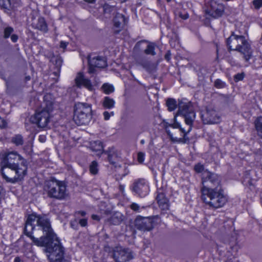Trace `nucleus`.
Instances as JSON below:
<instances>
[{
	"instance_id": "nucleus-16",
	"label": "nucleus",
	"mask_w": 262,
	"mask_h": 262,
	"mask_svg": "<svg viewBox=\"0 0 262 262\" xmlns=\"http://www.w3.org/2000/svg\"><path fill=\"white\" fill-rule=\"evenodd\" d=\"M106 153L107 155V160L110 163L116 168L120 167V165L118 164L121 159L120 151L114 147H111L106 151Z\"/></svg>"
},
{
	"instance_id": "nucleus-2",
	"label": "nucleus",
	"mask_w": 262,
	"mask_h": 262,
	"mask_svg": "<svg viewBox=\"0 0 262 262\" xmlns=\"http://www.w3.org/2000/svg\"><path fill=\"white\" fill-rule=\"evenodd\" d=\"M1 173L7 182L15 183L22 180L27 174V161L16 151L1 155Z\"/></svg>"
},
{
	"instance_id": "nucleus-14",
	"label": "nucleus",
	"mask_w": 262,
	"mask_h": 262,
	"mask_svg": "<svg viewBox=\"0 0 262 262\" xmlns=\"http://www.w3.org/2000/svg\"><path fill=\"white\" fill-rule=\"evenodd\" d=\"M204 124H215L220 121V117L213 109H207L206 112L201 115Z\"/></svg>"
},
{
	"instance_id": "nucleus-40",
	"label": "nucleus",
	"mask_w": 262,
	"mask_h": 262,
	"mask_svg": "<svg viewBox=\"0 0 262 262\" xmlns=\"http://www.w3.org/2000/svg\"><path fill=\"white\" fill-rule=\"evenodd\" d=\"M244 77V74L243 73H238V74H236L234 77V80L236 82L243 80Z\"/></svg>"
},
{
	"instance_id": "nucleus-5",
	"label": "nucleus",
	"mask_w": 262,
	"mask_h": 262,
	"mask_svg": "<svg viewBox=\"0 0 262 262\" xmlns=\"http://www.w3.org/2000/svg\"><path fill=\"white\" fill-rule=\"evenodd\" d=\"M201 198L206 204L214 208L223 207L227 201L221 187H217L213 189L203 190Z\"/></svg>"
},
{
	"instance_id": "nucleus-46",
	"label": "nucleus",
	"mask_w": 262,
	"mask_h": 262,
	"mask_svg": "<svg viewBox=\"0 0 262 262\" xmlns=\"http://www.w3.org/2000/svg\"><path fill=\"white\" fill-rule=\"evenodd\" d=\"M68 44V42L63 41H61L60 43V48H61L62 49H65L67 47Z\"/></svg>"
},
{
	"instance_id": "nucleus-60",
	"label": "nucleus",
	"mask_w": 262,
	"mask_h": 262,
	"mask_svg": "<svg viewBox=\"0 0 262 262\" xmlns=\"http://www.w3.org/2000/svg\"><path fill=\"white\" fill-rule=\"evenodd\" d=\"M110 114H111V116H114V112H111V113H110Z\"/></svg>"
},
{
	"instance_id": "nucleus-27",
	"label": "nucleus",
	"mask_w": 262,
	"mask_h": 262,
	"mask_svg": "<svg viewBox=\"0 0 262 262\" xmlns=\"http://www.w3.org/2000/svg\"><path fill=\"white\" fill-rule=\"evenodd\" d=\"M115 101L113 98L105 97L103 99L102 105L106 109H112L114 107Z\"/></svg>"
},
{
	"instance_id": "nucleus-12",
	"label": "nucleus",
	"mask_w": 262,
	"mask_h": 262,
	"mask_svg": "<svg viewBox=\"0 0 262 262\" xmlns=\"http://www.w3.org/2000/svg\"><path fill=\"white\" fill-rule=\"evenodd\" d=\"M131 189L135 194L142 198L145 196L149 190L147 182L143 179H140L135 181Z\"/></svg>"
},
{
	"instance_id": "nucleus-10",
	"label": "nucleus",
	"mask_w": 262,
	"mask_h": 262,
	"mask_svg": "<svg viewBox=\"0 0 262 262\" xmlns=\"http://www.w3.org/2000/svg\"><path fill=\"white\" fill-rule=\"evenodd\" d=\"M134 226L141 231H149L154 228V219L138 216L134 221Z\"/></svg>"
},
{
	"instance_id": "nucleus-58",
	"label": "nucleus",
	"mask_w": 262,
	"mask_h": 262,
	"mask_svg": "<svg viewBox=\"0 0 262 262\" xmlns=\"http://www.w3.org/2000/svg\"><path fill=\"white\" fill-rule=\"evenodd\" d=\"M126 172L124 174H123V176H125L126 174H127L128 173V170L127 169H126Z\"/></svg>"
},
{
	"instance_id": "nucleus-32",
	"label": "nucleus",
	"mask_w": 262,
	"mask_h": 262,
	"mask_svg": "<svg viewBox=\"0 0 262 262\" xmlns=\"http://www.w3.org/2000/svg\"><path fill=\"white\" fill-rule=\"evenodd\" d=\"M11 6L10 0H0V7L5 10H9Z\"/></svg>"
},
{
	"instance_id": "nucleus-25",
	"label": "nucleus",
	"mask_w": 262,
	"mask_h": 262,
	"mask_svg": "<svg viewBox=\"0 0 262 262\" xmlns=\"http://www.w3.org/2000/svg\"><path fill=\"white\" fill-rule=\"evenodd\" d=\"M254 126L257 136L262 139V117H258L254 121Z\"/></svg>"
},
{
	"instance_id": "nucleus-43",
	"label": "nucleus",
	"mask_w": 262,
	"mask_h": 262,
	"mask_svg": "<svg viewBox=\"0 0 262 262\" xmlns=\"http://www.w3.org/2000/svg\"><path fill=\"white\" fill-rule=\"evenodd\" d=\"M103 116L104 120H108L111 117V114H110L109 112L105 111L103 113Z\"/></svg>"
},
{
	"instance_id": "nucleus-9",
	"label": "nucleus",
	"mask_w": 262,
	"mask_h": 262,
	"mask_svg": "<svg viewBox=\"0 0 262 262\" xmlns=\"http://www.w3.org/2000/svg\"><path fill=\"white\" fill-rule=\"evenodd\" d=\"M221 178L216 174L209 171H205L203 173L201 192L206 189H213L217 187L221 186Z\"/></svg>"
},
{
	"instance_id": "nucleus-56",
	"label": "nucleus",
	"mask_w": 262,
	"mask_h": 262,
	"mask_svg": "<svg viewBox=\"0 0 262 262\" xmlns=\"http://www.w3.org/2000/svg\"><path fill=\"white\" fill-rule=\"evenodd\" d=\"M86 2H89V3H93L94 2L95 0H84Z\"/></svg>"
},
{
	"instance_id": "nucleus-53",
	"label": "nucleus",
	"mask_w": 262,
	"mask_h": 262,
	"mask_svg": "<svg viewBox=\"0 0 262 262\" xmlns=\"http://www.w3.org/2000/svg\"><path fill=\"white\" fill-rule=\"evenodd\" d=\"M14 262H21V259L19 257H16L14 259Z\"/></svg>"
},
{
	"instance_id": "nucleus-28",
	"label": "nucleus",
	"mask_w": 262,
	"mask_h": 262,
	"mask_svg": "<svg viewBox=\"0 0 262 262\" xmlns=\"http://www.w3.org/2000/svg\"><path fill=\"white\" fill-rule=\"evenodd\" d=\"M166 105L169 111H173L177 107V101L173 98H168L166 101Z\"/></svg>"
},
{
	"instance_id": "nucleus-6",
	"label": "nucleus",
	"mask_w": 262,
	"mask_h": 262,
	"mask_svg": "<svg viewBox=\"0 0 262 262\" xmlns=\"http://www.w3.org/2000/svg\"><path fill=\"white\" fill-rule=\"evenodd\" d=\"M43 191L50 198L58 200L64 199L68 195L64 183L54 179L45 183Z\"/></svg>"
},
{
	"instance_id": "nucleus-17",
	"label": "nucleus",
	"mask_w": 262,
	"mask_h": 262,
	"mask_svg": "<svg viewBox=\"0 0 262 262\" xmlns=\"http://www.w3.org/2000/svg\"><path fill=\"white\" fill-rule=\"evenodd\" d=\"M146 45V48L144 50V53L146 55H151L154 56L156 54L155 52V45L154 43L148 42L146 40H141L138 41L135 45L134 49L136 50H140L143 48V45Z\"/></svg>"
},
{
	"instance_id": "nucleus-30",
	"label": "nucleus",
	"mask_w": 262,
	"mask_h": 262,
	"mask_svg": "<svg viewBox=\"0 0 262 262\" xmlns=\"http://www.w3.org/2000/svg\"><path fill=\"white\" fill-rule=\"evenodd\" d=\"M98 164L96 161H93L90 165V171L93 174H96L98 171Z\"/></svg>"
},
{
	"instance_id": "nucleus-7",
	"label": "nucleus",
	"mask_w": 262,
	"mask_h": 262,
	"mask_svg": "<svg viewBox=\"0 0 262 262\" xmlns=\"http://www.w3.org/2000/svg\"><path fill=\"white\" fill-rule=\"evenodd\" d=\"M91 105L86 103H77L75 105L74 120L78 125H87L92 118Z\"/></svg>"
},
{
	"instance_id": "nucleus-13",
	"label": "nucleus",
	"mask_w": 262,
	"mask_h": 262,
	"mask_svg": "<svg viewBox=\"0 0 262 262\" xmlns=\"http://www.w3.org/2000/svg\"><path fill=\"white\" fill-rule=\"evenodd\" d=\"M89 73H94L96 71L95 68H103L106 66V61L104 58L101 56H95L92 57L89 56Z\"/></svg>"
},
{
	"instance_id": "nucleus-4",
	"label": "nucleus",
	"mask_w": 262,
	"mask_h": 262,
	"mask_svg": "<svg viewBox=\"0 0 262 262\" xmlns=\"http://www.w3.org/2000/svg\"><path fill=\"white\" fill-rule=\"evenodd\" d=\"M227 45L229 50L237 51L243 55V57L246 61H248L252 56V50L250 45L243 35L232 34L227 39Z\"/></svg>"
},
{
	"instance_id": "nucleus-50",
	"label": "nucleus",
	"mask_w": 262,
	"mask_h": 262,
	"mask_svg": "<svg viewBox=\"0 0 262 262\" xmlns=\"http://www.w3.org/2000/svg\"><path fill=\"white\" fill-rule=\"evenodd\" d=\"M170 54L169 53V52H168L165 55V59H166L167 60H169L170 59Z\"/></svg>"
},
{
	"instance_id": "nucleus-36",
	"label": "nucleus",
	"mask_w": 262,
	"mask_h": 262,
	"mask_svg": "<svg viewBox=\"0 0 262 262\" xmlns=\"http://www.w3.org/2000/svg\"><path fill=\"white\" fill-rule=\"evenodd\" d=\"M194 169L196 172L200 173L203 171L204 167L203 165L198 163L194 166Z\"/></svg>"
},
{
	"instance_id": "nucleus-37",
	"label": "nucleus",
	"mask_w": 262,
	"mask_h": 262,
	"mask_svg": "<svg viewBox=\"0 0 262 262\" xmlns=\"http://www.w3.org/2000/svg\"><path fill=\"white\" fill-rule=\"evenodd\" d=\"M214 86L216 88H222L224 87L225 83L220 79H216L214 82Z\"/></svg>"
},
{
	"instance_id": "nucleus-11",
	"label": "nucleus",
	"mask_w": 262,
	"mask_h": 262,
	"mask_svg": "<svg viewBox=\"0 0 262 262\" xmlns=\"http://www.w3.org/2000/svg\"><path fill=\"white\" fill-rule=\"evenodd\" d=\"M112 256L115 262H126L133 257L131 251L128 249L121 247H116L114 249Z\"/></svg>"
},
{
	"instance_id": "nucleus-41",
	"label": "nucleus",
	"mask_w": 262,
	"mask_h": 262,
	"mask_svg": "<svg viewBox=\"0 0 262 262\" xmlns=\"http://www.w3.org/2000/svg\"><path fill=\"white\" fill-rule=\"evenodd\" d=\"M79 224L81 227H85L88 224V220L86 219H82L79 220Z\"/></svg>"
},
{
	"instance_id": "nucleus-21",
	"label": "nucleus",
	"mask_w": 262,
	"mask_h": 262,
	"mask_svg": "<svg viewBox=\"0 0 262 262\" xmlns=\"http://www.w3.org/2000/svg\"><path fill=\"white\" fill-rule=\"evenodd\" d=\"M90 148L93 151L95 152L98 156L101 155L103 151L102 143L100 140L91 141Z\"/></svg>"
},
{
	"instance_id": "nucleus-44",
	"label": "nucleus",
	"mask_w": 262,
	"mask_h": 262,
	"mask_svg": "<svg viewBox=\"0 0 262 262\" xmlns=\"http://www.w3.org/2000/svg\"><path fill=\"white\" fill-rule=\"evenodd\" d=\"M5 195V191L2 187L0 186V201Z\"/></svg>"
},
{
	"instance_id": "nucleus-15",
	"label": "nucleus",
	"mask_w": 262,
	"mask_h": 262,
	"mask_svg": "<svg viewBox=\"0 0 262 262\" xmlns=\"http://www.w3.org/2000/svg\"><path fill=\"white\" fill-rule=\"evenodd\" d=\"M224 6L221 4L212 2L210 8L206 10V13L214 18L221 17L224 13Z\"/></svg>"
},
{
	"instance_id": "nucleus-38",
	"label": "nucleus",
	"mask_w": 262,
	"mask_h": 262,
	"mask_svg": "<svg viewBox=\"0 0 262 262\" xmlns=\"http://www.w3.org/2000/svg\"><path fill=\"white\" fill-rule=\"evenodd\" d=\"M145 154L142 152H139L138 153V161L140 163H142L144 160Z\"/></svg>"
},
{
	"instance_id": "nucleus-54",
	"label": "nucleus",
	"mask_w": 262,
	"mask_h": 262,
	"mask_svg": "<svg viewBox=\"0 0 262 262\" xmlns=\"http://www.w3.org/2000/svg\"><path fill=\"white\" fill-rule=\"evenodd\" d=\"M180 113V108H179L176 115L174 116V120L176 119V117L179 116Z\"/></svg>"
},
{
	"instance_id": "nucleus-29",
	"label": "nucleus",
	"mask_w": 262,
	"mask_h": 262,
	"mask_svg": "<svg viewBox=\"0 0 262 262\" xmlns=\"http://www.w3.org/2000/svg\"><path fill=\"white\" fill-rule=\"evenodd\" d=\"M12 142L17 146L21 145L24 143L23 138L20 135H16L12 137Z\"/></svg>"
},
{
	"instance_id": "nucleus-8",
	"label": "nucleus",
	"mask_w": 262,
	"mask_h": 262,
	"mask_svg": "<svg viewBox=\"0 0 262 262\" xmlns=\"http://www.w3.org/2000/svg\"><path fill=\"white\" fill-rule=\"evenodd\" d=\"M181 107L182 108L181 109V115L184 118L185 123L188 126L187 132L184 128H181V132L185 133L183 139H181V142L186 143L188 140V138H186V133H189L191 130L195 115L190 103L186 104L181 101Z\"/></svg>"
},
{
	"instance_id": "nucleus-47",
	"label": "nucleus",
	"mask_w": 262,
	"mask_h": 262,
	"mask_svg": "<svg viewBox=\"0 0 262 262\" xmlns=\"http://www.w3.org/2000/svg\"><path fill=\"white\" fill-rule=\"evenodd\" d=\"M38 140L39 141L41 142V143H43L45 142L46 140V137L45 136H43V135H40L39 136V138H38Z\"/></svg>"
},
{
	"instance_id": "nucleus-49",
	"label": "nucleus",
	"mask_w": 262,
	"mask_h": 262,
	"mask_svg": "<svg viewBox=\"0 0 262 262\" xmlns=\"http://www.w3.org/2000/svg\"><path fill=\"white\" fill-rule=\"evenodd\" d=\"M170 126L173 128H179L180 127V124L179 123H177V122L174 123L173 124H171Z\"/></svg>"
},
{
	"instance_id": "nucleus-33",
	"label": "nucleus",
	"mask_w": 262,
	"mask_h": 262,
	"mask_svg": "<svg viewBox=\"0 0 262 262\" xmlns=\"http://www.w3.org/2000/svg\"><path fill=\"white\" fill-rule=\"evenodd\" d=\"M116 9L114 7H112L107 4H105L103 7V11L104 14H110L113 12H115Z\"/></svg>"
},
{
	"instance_id": "nucleus-31",
	"label": "nucleus",
	"mask_w": 262,
	"mask_h": 262,
	"mask_svg": "<svg viewBox=\"0 0 262 262\" xmlns=\"http://www.w3.org/2000/svg\"><path fill=\"white\" fill-rule=\"evenodd\" d=\"M102 89L103 92L106 94H109L114 91L113 86L107 83L104 84L102 86Z\"/></svg>"
},
{
	"instance_id": "nucleus-45",
	"label": "nucleus",
	"mask_w": 262,
	"mask_h": 262,
	"mask_svg": "<svg viewBox=\"0 0 262 262\" xmlns=\"http://www.w3.org/2000/svg\"><path fill=\"white\" fill-rule=\"evenodd\" d=\"M11 39L13 42H16L18 39L17 35L16 34H12L11 36Z\"/></svg>"
},
{
	"instance_id": "nucleus-26",
	"label": "nucleus",
	"mask_w": 262,
	"mask_h": 262,
	"mask_svg": "<svg viewBox=\"0 0 262 262\" xmlns=\"http://www.w3.org/2000/svg\"><path fill=\"white\" fill-rule=\"evenodd\" d=\"M51 61L55 65L56 69V71H54V73L55 75H57L60 71V69L62 63V60L59 56H55L52 58Z\"/></svg>"
},
{
	"instance_id": "nucleus-24",
	"label": "nucleus",
	"mask_w": 262,
	"mask_h": 262,
	"mask_svg": "<svg viewBox=\"0 0 262 262\" xmlns=\"http://www.w3.org/2000/svg\"><path fill=\"white\" fill-rule=\"evenodd\" d=\"M140 64L146 71L150 73H154L156 71L157 66L154 63L148 61H145L141 62Z\"/></svg>"
},
{
	"instance_id": "nucleus-1",
	"label": "nucleus",
	"mask_w": 262,
	"mask_h": 262,
	"mask_svg": "<svg viewBox=\"0 0 262 262\" xmlns=\"http://www.w3.org/2000/svg\"><path fill=\"white\" fill-rule=\"evenodd\" d=\"M24 233L36 246L46 247L50 262H64V248L46 216L29 215L26 221Z\"/></svg>"
},
{
	"instance_id": "nucleus-61",
	"label": "nucleus",
	"mask_w": 262,
	"mask_h": 262,
	"mask_svg": "<svg viewBox=\"0 0 262 262\" xmlns=\"http://www.w3.org/2000/svg\"><path fill=\"white\" fill-rule=\"evenodd\" d=\"M141 143L142 144H144V140H141Z\"/></svg>"
},
{
	"instance_id": "nucleus-59",
	"label": "nucleus",
	"mask_w": 262,
	"mask_h": 262,
	"mask_svg": "<svg viewBox=\"0 0 262 262\" xmlns=\"http://www.w3.org/2000/svg\"><path fill=\"white\" fill-rule=\"evenodd\" d=\"M26 79H27V80H30V76L26 77Z\"/></svg>"
},
{
	"instance_id": "nucleus-34",
	"label": "nucleus",
	"mask_w": 262,
	"mask_h": 262,
	"mask_svg": "<svg viewBox=\"0 0 262 262\" xmlns=\"http://www.w3.org/2000/svg\"><path fill=\"white\" fill-rule=\"evenodd\" d=\"M13 32V29L11 27H7L4 29V37L5 38H8L10 36V35Z\"/></svg>"
},
{
	"instance_id": "nucleus-42",
	"label": "nucleus",
	"mask_w": 262,
	"mask_h": 262,
	"mask_svg": "<svg viewBox=\"0 0 262 262\" xmlns=\"http://www.w3.org/2000/svg\"><path fill=\"white\" fill-rule=\"evenodd\" d=\"M6 125H7L6 121L4 119H3L2 118H1L0 117V127L4 128V127H5L6 126Z\"/></svg>"
},
{
	"instance_id": "nucleus-51",
	"label": "nucleus",
	"mask_w": 262,
	"mask_h": 262,
	"mask_svg": "<svg viewBox=\"0 0 262 262\" xmlns=\"http://www.w3.org/2000/svg\"><path fill=\"white\" fill-rule=\"evenodd\" d=\"M188 14H185L184 15H182L181 14V18L183 19H186L188 18Z\"/></svg>"
},
{
	"instance_id": "nucleus-19",
	"label": "nucleus",
	"mask_w": 262,
	"mask_h": 262,
	"mask_svg": "<svg viewBox=\"0 0 262 262\" xmlns=\"http://www.w3.org/2000/svg\"><path fill=\"white\" fill-rule=\"evenodd\" d=\"M75 81L77 87L80 88L81 86H83L90 91H92L93 89L91 81L88 79L85 78L84 75L81 72L77 74Z\"/></svg>"
},
{
	"instance_id": "nucleus-39",
	"label": "nucleus",
	"mask_w": 262,
	"mask_h": 262,
	"mask_svg": "<svg viewBox=\"0 0 262 262\" xmlns=\"http://www.w3.org/2000/svg\"><path fill=\"white\" fill-rule=\"evenodd\" d=\"M130 208L135 211L139 212L140 208L138 204L135 203H133L130 205Z\"/></svg>"
},
{
	"instance_id": "nucleus-62",
	"label": "nucleus",
	"mask_w": 262,
	"mask_h": 262,
	"mask_svg": "<svg viewBox=\"0 0 262 262\" xmlns=\"http://www.w3.org/2000/svg\"><path fill=\"white\" fill-rule=\"evenodd\" d=\"M170 1H171V0H167V1L168 2H169ZM158 1L159 2H160V0H158Z\"/></svg>"
},
{
	"instance_id": "nucleus-35",
	"label": "nucleus",
	"mask_w": 262,
	"mask_h": 262,
	"mask_svg": "<svg viewBox=\"0 0 262 262\" xmlns=\"http://www.w3.org/2000/svg\"><path fill=\"white\" fill-rule=\"evenodd\" d=\"M252 4L256 9H259L262 7V0H254Z\"/></svg>"
},
{
	"instance_id": "nucleus-52",
	"label": "nucleus",
	"mask_w": 262,
	"mask_h": 262,
	"mask_svg": "<svg viewBox=\"0 0 262 262\" xmlns=\"http://www.w3.org/2000/svg\"><path fill=\"white\" fill-rule=\"evenodd\" d=\"M77 213L80 214L81 216H84L86 214L85 212L83 211H79Z\"/></svg>"
},
{
	"instance_id": "nucleus-57",
	"label": "nucleus",
	"mask_w": 262,
	"mask_h": 262,
	"mask_svg": "<svg viewBox=\"0 0 262 262\" xmlns=\"http://www.w3.org/2000/svg\"><path fill=\"white\" fill-rule=\"evenodd\" d=\"M6 85H7V91H9V84H8V82L7 81L6 82Z\"/></svg>"
},
{
	"instance_id": "nucleus-23",
	"label": "nucleus",
	"mask_w": 262,
	"mask_h": 262,
	"mask_svg": "<svg viewBox=\"0 0 262 262\" xmlns=\"http://www.w3.org/2000/svg\"><path fill=\"white\" fill-rule=\"evenodd\" d=\"M32 26L36 29L46 32L48 31L47 25L43 17H39L37 20L32 23Z\"/></svg>"
},
{
	"instance_id": "nucleus-55",
	"label": "nucleus",
	"mask_w": 262,
	"mask_h": 262,
	"mask_svg": "<svg viewBox=\"0 0 262 262\" xmlns=\"http://www.w3.org/2000/svg\"><path fill=\"white\" fill-rule=\"evenodd\" d=\"M71 226H72L73 228L76 229V228L74 227V226H75L74 223H73V222H71Z\"/></svg>"
},
{
	"instance_id": "nucleus-18",
	"label": "nucleus",
	"mask_w": 262,
	"mask_h": 262,
	"mask_svg": "<svg viewBox=\"0 0 262 262\" xmlns=\"http://www.w3.org/2000/svg\"><path fill=\"white\" fill-rule=\"evenodd\" d=\"M156 196V200L158 204L159 207L162 210H167L169 209V201L165 194L162 189H158Z\"/></svg>"
},
{
	"instance_id": "nucleus-22",
	"label": "nucleus",
	"mask_w": 262,
	"mask_h": 262,
	"mask_svg": "<svg viewBox=\"0 0 262 262\" xmlns=\"http://www.w3.org/2000/svg\"><path fill=\"white\" fill-rule=\"evenodd\" d=\"M126 23V20L124 15L120 13H117L114 18V27L119 30H116L119 32L120 29L122 28Z\"/></svg>"
},
{
	"instance_id": "nucleus-3",
	"label": "nucleus",
	"mask_w": 262,
	"mask_h": 262,
	"mask_svg": "<svg viewBox=\"0 0 262 262\" xmlns=\"http://www.w3.org/2000/svg\"><path fill=\"white\" fill-rule=\"evenodd\" d=\"M43 100L42 106L38 108L29 119L31 122L36 124L40 128L46 127L50 122V113L53 110V100L50 94L45 95Z\"/></svg>"
},
{
	"instance_id": "nucleus-48",
	"label": "nucleus",
	"mask_w": 262,
	"mask_h": 262,
	"mask_svg": "<svg viewBox=\"0 0 262 262\" xmlns=\"http://www.w3.org/2000/svg\"><path fill=\"white\" fill-rule=\"evenodd\" d=\"M92 218L94 220H96V221H99L100 219V217L97 215H95V214H93L92 215Z\"/></svg>"
},
{
	"instance_id": "nucleus-20",
	"label": "nucleus",
	"mask_w": 262,
	"mask_h": 262,
	"mask_svg": "<svg viewBox=\"0 0 262 262\" xmlns=\"http://www.w3.org/2000/svg\"><path fill=\"white\" fill-rule=\"evenodd\" d=\"M124 215L120 212H114L107 220L110 225H118L124 220Z\"/></svg>"
}]
</instances>
